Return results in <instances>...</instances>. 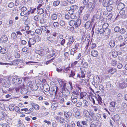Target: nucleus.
<instances>
[{
	"instance_id": "obj_1",
	"label": "nucleus",
	"mask_w": 127,
	"mask_h": 127,
	"mask_svg": "<svg viewBox=\"0 0 127 127\" xmlns=\"http://www.w3.org/2000/svg\"><path fill=\"white\" fill-rule=\"evenodd\" d=\"M100 77L98 75L94 77L92 84L95 88H97L101 83Z\"/></svg>"
},
{
	"instance_id": "obj_2",
	"label": "nucleus",
	"mask_w": 127,
	"mask_h": 127,
	"mask_svg": "<svg viewBox=\"0 0 127 127\" xmlns=\"http://www.w3.org/2000/svg\"><path fill=\"white\" fill-rule=\"evenodd\" d=\"M9 81H7L5 79L2 78L0 79V86H2L4 87L8 88L10 86Z\"/></svg>"
},
{
	"instance_id": "obj_3",
	"label": "nucleus",
	"mask_w": 127,
	"mask_h": 127,
	"mask_svg": "<svg viewBox=\"0 0 127 127\" xmlns=\"http://www.w3.org/2000/svg\"><path fill=\"white\" fill-rule=\"evenodd\" d=\"M13 83L15 85H18L22 82V80L20 78L17 77H15L12 80Z\"/></svg>"
},
{
	"instance_id": "obj_4",
	"label": "nucleus",
	"mask_w": 127,
	"mask_h": 127,
	"mask_svg": "<svg viewBox=\"0 0 127 127\" xmlns=\"http://www.w3.org/2000/svg\"><path fill=\"white\" fill-rule=\"evenodd\" d=\"M119 85L120 87L121 88H124L127 87V84L125 83V80L123 79H121L119 83Z\"/></svg>"
},
{
	"instance_id": "obj_5",
	"label": "nucleus",
	"mask_w": 127,
	"mask_h": 127,
	"mask_svg": "<svg viewBox=\"0 0 127 127\" xmlns=\"http://www.w3.org/2000/svg\"><path fill=\"white\" fill-rule=\"evenodd\" d=\"M79 46V43H76L74 46V47L71 50L70 54L74 55V53H76L77 52V50Z\"/></svg>"
},
{
	"instance_id": "obj_6",
	"label": "nucleus",
	"mask_w": 127,
	"mask_h": 127,
	"mask_svg": "<svg viewBox=\"0 0 127 127\" xmlns=\"http://www.w3.org/2000/svg\"><path fill=\"white\" fill-rule=\"evenodd\" d=\"M58 90V87L57 86H54L51 88L50 94L51 95L54 94L55 95Z\"/></svg>"
},
{
	"instance_id": "obj_7",
	"label": "nucleus",
	"mask_w": 127,
	"mask_h": 127,
	"mask_svg": "<svg viewBox=\"0 0 127 127\" xmlns=\"http://www.w3.org/2000/svg\"><path fill=\"white\" fill-rule=\"evenodd\" d=\"M74 40L72 36H70L68 38V41L67 42V46L70 47L72 44Z\"/></svg>"
},
{
	"instance_id": "obj_8",
	"label": "nucleus",
	"mask_w": 127,
	"mask_h": 127,
	"mask_svg": "<svg viewBox=\"0 0 127 127\" xmlns=\"http://www.w3.org/2000/svg\"><path fill=\"white\" fill-rule=\"evenodd\" d=\"M74 27L76 28H79L81 24V20L79 18H78L75 21Z\"/></svg>"
},
{
	"instance_id": "obj_9",
	"label": "nucleus",
	"mask_w": 127,
	"mask_h": 127,
	"mask_svg": "<svg viewBox=\"0 0 127 127\" xmlns=\"http://www.w3.org/2000/svg\"><path fill=\"white\" fill-rule=\"evenodd\" d=\"M101 9L99 8H98L96 10V13L95 15V17L96 19H98L100 17L101 14Z\"/></svg>"
},
{
	"instance_id": "obj_10",
	"label": "nucleus",
	"mask_w": 127,
	"mask_h": 127,
	"mask_svg": "<svg viewBox=\"0 0 127 127\" xmlns=\"http://www.w3.org/2000/svg\"><path fill=\"white\" fill-rule=\"evenodd\" d=\"M36 42V40L35 39L33 38H30L28 43L29 46L30 47L31 46V45H34Z\"/></svg>"
},
{
	"instance_id": "obj_11",
	"label": "nucleus",
	"mask_w": 127,
	"mask_h": 127,
	"mask_svg": "<svg viewBox=\"0 0 127 127\" xmlns=\"http://www.w3.org/2000/svg\"><path fill=\"white\" fill-rule=\"evenodd\" d=\"M72 84V83L70 82H69L67 84L66 83V87L65 88H66L68 90H71L73 88Z\"/></svg>"
},
{
	"instance_id": "obj_12",
	"label": "nucleus",
	"mask_w": 127,
	"mask_h": 127,
	"mask_svg": "<svg viewBox=\"0 0 127 127\" xmlns=\"http://www.w3.org/2000/svg\"><path fill=\"white\" fill-rule=\"evenodd\" d=\"M92 25V23L91 21H89L86 23L85 24V27L86 29H88L90 27H91Z\"/></svg>"
},
{
	"instance_id": "obj_13",
	"label": "nucleus",
	"mask_w": 127,
	"mask_h": 127,
	"mask_svg": "<svg viewBox=\"0 0 127 127\" xmlns=\"http://www.w3.org/2000/svg\"><path fill=\"white\" fill-rule=\"evenodd\" d=\"M125 6V4L122 3L120 2L118 5L117 8L119 10H121L124 8Z\"/></svg>"
},
{
	"instance_id": "obj_14",
	"label": "nucleus",
	"mask_w": 127,
	"mask_h": 127,
	"mask_svg": "<svg viewBox=\"0 0 127 127\" xmlns=\"http://www.w3.org/2000/svg\"><path fill=\"white\" fill-rule=\"evenodd\" d=\"M43 88L44 91L46 92H48L50 90L49 86L47 84H44L43 86Z\"/></svg>"
},
{
	"instance_id": "obj_15",
	"label": "nucleus",
	"mask_w": 127,
	"mask_h": 127,
	"mask_svg": "<svg viewBox=\"0 0 127 127\" xmlns=\"http://www.w3.org/2000/svg\"><path fill=\"white\" fill-rule=\"evenodd\" d=\"M8 39V38L6 35H3L1 36L0 38V40L3 43L6 42Z\"/></svg>"
},
{
	"instance_id": "obj_16",
	"label": "nucleus",
	"mask_w": 127,
	"mask_h": 127,
	"mask_svg": "<svg viewBox=\"0 0 127 127\" xmlns=\"http://www.w3.org/2000/svg\"><path fill=\"white\" fill-rule=\"evenodd\" d=\"M98 53L97 51L95 50H93L91 52V55L93 57H96L97 56Z\"/></svg>"
},
{
	"instance_id": "obj_17",
	"label": "nucleus",
	"mask_w": 127,
	"mask_h": 127,
	"mask_svg": "<svg viewBox=\"0 0 127 127\" xmlns=\"http://www.w3.org/2000/svg\"><path fill=\"white\" fill-rule=\"evenodd\" d=\"M64 116L67 118H69L70 117L72 116V113L70 112L69 111L67 112H64Z\"/></svg>"
},
{
	"instance_id": "obj_18",
	"label": "nucleus",
	"mask_w": 127,
	"mask_h": 127,
	"mask_svg": "<svg viewBox=\"0 0 127 127\" xmlns=\"http://www.w3.org/2000/svg\"><path fill=\"white\" fill-rule=\"evenodd\" d=\"M11 37L12 39L14 40H16L17 39L16 33L15 32L12 33L11 34Z\"/></svg>"
},
{
	"instance_id": "obj_19",
	"label": "nucleus",
	"mask_w": 127,
	"mask_h": 127,
	"mask_svg": "<svg viewBox=\"0 0 127 127\" xmlns=\"http://www.w3.org/2000/svg\"><path fill=\"white\" fill-rule=\"evenodd\" d=\"M58 107V104L56 103H53L51 106V109L52 110H55Z\"/></svg>"
},
{
	"instance_id": "obj_20",
	"label": "nucleus",
	"mask_w": 127,
	"mask_h": 127,
	"mask_svg": "<svg viewBox=\"0 0 127 127\" xmlns=\"http://www.w3.org/2000/svg\"><path fill=\"white\" fill-rule=\"evenodd\" d=\"M76 68H77L78 69H80L81 71V77L82 78H84L85 77V71H84L82 70V68H79L78 67H76Z\"/></svg>"
},
{
	"instance_id": "obj_21",
	"label": "nucleus",
	"mask_w": 127,
	"mask_h": 127,
	"mask_svg": "<svg viewBox=\"0 0 127 127\" xmlns=\"http://www.w3.org/2000/svg\"><path fill=\"white\" fill-rule=\"evenodd\" d=\"M73 69V70H71V73L69 76V77H73L74 76L75 74V72L76 71V70H75V69Z\"/></svg>"
},
{
	"instance_id": "obj_22",
	"label": "nucleus",
	"mask_w": 127,
	"mask_h": 127,
	"mask_svg": "<svg viewBox=\"0 0 127 127\" xmlns=\"http://www.w3.org/2000/svg\"><path fill=\"white\" fill-rule=\"evenodd\" d=\"M27 86L29 89L30 88L32 90L34 86L33 85L32 82H30L28 83Z\"/></svg>"
},
{
	"instance_id": "obj_23",
	"label": "nucleus",
	"mask_w": 127,
	"mask_h": 127,
	"mask_svg": "<svg viewBox=\"0 0 127 127\" xmlns=\"http://www.w3.org/2000/svg\"><path fill=\"white\" fill-rule=\"evenodd\" d=\"M59 84L60 85V87L63 86V87L65 88V87H66V83L62 81L61 80H60L59 81Z\"/></svg>"
},
{
	"instance_id": "obj_24",
	"label": "nucleus",
	"mask_w": 127,
	"mask_h": 127,
	"mask_svg": "<svg viewBox=\"0 0 127 127\" xmlns=\"http://www.w3.org/2000/svg\"><path fill=\"white\" fill-rule=\"evenodd\" d=\"M51 18L52 20H56L57 18V15L55 13L52 14L51 16Z\"/></svg>"
},
{
	"instance_id": "obj_25",
	"label": "nucleus",
	"mask_w": 127,
	"mask_h": 127,
	"mask_svg": "<svg viewBox=\"0 0 127 127\" xmlns=\"http://www.w3.org/2000/svg\"><path fill=\"white\" fill-rule=\"evenodd\" d=\"M21 92L22 94L25 95L27 93L28 91L27 89L23 88L21 89Z\"/></svg>"
},
{
	"instance_id": "obj_26",
	"label": "nucleus",
	"mask_w": 127,
	"mask_h": 127,
	"mask_svg": "<svg viewBox=\"0 0 127 127\" xmlns=\"http://www.w3.org/2000/svg\"><path fill=\"white\" fill-rule=\"evenodd\" d=\"M120 11V14L123 16V17H125L126 16V14H125V11L124 10H121Z\"/></svg>"
},
{
	"instance_id": "obj_27",
	"label": "nucleus",
	"mask_w": 127,
	"mask_h": 127,
	"mask_svg": "<svg viewBox=\"0 0 127 127\" xmlns=\"http://www.w3.org/2000/svg\"><path fill=\"white\" fill-rule=\"evenodd\" d=\"M109 44L110 46L112 47H114L115 45V43L114 40H111Z\"/></svg>"
},
{
	"instance_id": "obj_28",
	"label": "nucleus",
	"mask_w": 127,
	"mask_h": 127,
	"mask_svg": "<svg viewBox=\"0 0 127 127\" xmlns=\"http://www.w3.org/2000/svg\"><path fill=\"white\" fill-rule=\"evenodd\" d=\"M37 12L39 14H42L44 11V10L42 8H37Z\"/></svg>"
},
{
	"instance_id": "obj_29",
	"label": "nucleus",
	"mask_w": 127,
	"mask_h": 127,
	"mask_svg": "<svg viewBox=\"0 0 127 127\" xmlns=\"http://www.w3.org/2000/svg\"><path fill=\"white\" fill-rule=\"evenodd\" d=\"M47 39L49 41L51 42H53L54 38L52 35H50L47 37Z\"/></svg>"
},
{
	"instance_id": "obj_30",
	"label": "nucleus",
	"mask_w": 127,
	"mask_h": 127,
	"mask_svg": "<svg viewBox=\"0 0 127 127\" xmlns=\"http://www.w3.org/2000/svg\"><path fill=\"white\" fill-rule=\"evenodd\" d=\"M60 2V1L59 0L55 1L53 3V5L54 6H57L59 5Z\"/></svg>"
},
{
	"instance_id": "obj_31",
	"label": "nucleus",
	"mask_w": 127,
	"mask_h": 127,
	"mask_svg": "<svg viewBox=\"0 0 127 127\" xmlns=\"http://www.w3.org/2000/svg\"><path fill=\"white\" fill-rule=\"evenodd\" d=\"M110 33L109 29H105L104 31V34L106 35H107Z\"/></svg>"
},
{
	"instance_id": "obj_32",
	"label": "nucleus",
	"mask_w": 127,
	"mask_h": 127,
	"mask_svg": "<svg viewBox=\"0 0 127 127\" xmlns=\"http://www.w3.org/2000/svg\"><path fill=\"white\" fill-rule=\"evenodd\" d=\"M84 114L85 116L87 117L90 115V114L89 113L88 111L84 109L83 111Z\"/></svg>"
},
{
	"instance_id": "obj_33",
	"label": "nucleus",
	"mask_w": 127,
	"mask_h": 127,
	"mask_svg": "<svg viewBox=\"0 0 127 127\" xmlns=\"http://www.w3.org/2000/svg\"><path fill=\"white\" fill-rule=\"evenodd\" d=\"M90 15V13H87L85 14L84 16V19L85 20H87L89 17Z\"/></svg>"
},
{
	"instance_id": "obj_34",
	"label": "nucleus",
	"mask_w": 127,
	"mask_h": 127,
	"mask_svg": "<svg viewBox=\"0 0 127 127\" xmlns=\"http://www.w3.org/2000/svg\"><path fill=\"white\" fill-rule=\"evenodd\" d=\"M35 33L37 34L40 35L42 33V31L41 29H36L35 30Z\"/></svg>"
},
{
	"instance_id": "obj_35",
	"label": "nucleus",
	"mask_w": 127,
	"mask_h": 127,
	"mask_svg": "<svg viewBox=\"0 0 127 127\" xmlns=\"http://www.w3.org/2000/svg\"><path fill=\"white\" fill-rule=\"evenodd\" d=\"M107 10L108 11L110 12L112 10L113 7L112 5H107Z\"/></svg>"
},
{
	"instance_id": "obj_36",
	"label": "nucleus",
	"mask_w": 127,
	"mask_h": 127,
	"mask_svg": "<svg viewBox=\"0 0 127 127\" xmlns=\"http://www.w3.org/2000/svg\"><path fill=\"white\" fill-rule=\"evenodd\" d=\"M15 111L18 112L19 113H23L21 112L20 110V109L19 107L18 106H16L14 108V109Z\"/></svg>"
},
{
	"instance_id": "obj_37",
	"label": "nucleus",
	"mask_w": 127,
	"mask_h": 127,
	"mask_svg": "<svg viewBox=\"0 0 127 127\" xmlns=\"http://www.w3.org/2000/svg\"><path fill=\"white\" fill-rule=\"evenodd\" d=\"M96 100L99 104L100 105L101 104V103H102V99L100 96H99L98 98Z\"/></svg>"
},
{
	"instance_id": "obj_38",
	"label": "nucleus",
	"mask_w": 127,
	"mask_h": 127,
	"mask_svg": "<svg viewBox=\"0 0 127 127\" xmlns=\"http://www.w3.org/2000/svg\"><path fill=\"white\" fill-rule=\"evenodd\" d=\"M7 52V50L5 48H2L0 50V53L2 54H5Z\"/></svg>"
},
{
	"instance_id": "obj_39",
	"label": "nucleus",
	"mask_w": 127,
	"mask_h": 127,
	"mask_svg": "<svg viewBox=\"0 0 127 127\" xmlns=\"http://www.w3.org/2000/svg\"><path fill=\"white\" fill-rule=\"evenodd\" d=\"M18 12V10L17 7H14L12 9V12L13 13L16 14Z\"/></svg>"
},
{
	"instance_id": "obj_40",
	"label": "nucleus",
	"mask_w": 127,
	"mask_h": 127,
	"mask_svg": "<svg viewBox=\"0 0 127 127\" xmlns=\"http://www.w3.org/2000/svg\"><path fill=\"white\" fill-rule=\"evenodd\" d=\"M5 97L6 98H9L10 99H12L13 98L12 94H11L6 95L5 96Z\"/></svg>"
},
{
	"instance_id": "obj_41",
	"label": "nucleus",
	"mask_w": 127,
	"mask_h": 127,
	"mask_svg": "<svg viewBox=\"0 0 127 127\" xmlns=\"http://www.w3.org/2000/svg\"><path fill=\"white\" fill-rule=\"evenodd\" d=\"M80 115V112L79 110L77 111L75 114V116L77 118H78Z\"/></svg>"
},
{
	"instance_id": "obj_42",
	"label": "nucleus",
	"mask_w": 127,
	"mask_h": 127,
	"mask_svg": "<svg viewBox=\"0 0 127 127\" xmlns=\"http://www.w3.org/2000/svg\"><path fill=\"white\" fill-rule=\"evenodd\" d=\"M35 83L36 85H40V84L42 83V81L41 80L39 79H36L35 81Z\"/></svg>"
},
{
	"instance_id": "obj_43",
	"label": "nucleus",
	"mask_w": 127,
	"mask_h": 127,
	"mask_svg": "<svg viewBox=\"0 0 127 127\" xmlns=\"http://www.w3.org/2000/svg\"><path fill=\"white\" fill-rule=\"evenodd\" d=\"M116 70L115 69L112 68L108 70V72H110L111 74H113L116 71Z\"/></svg>"
},
{
	"instance_id": "obj_44",
	"label": "nucleus",
	"mask_w": 127,
	"mask_h": 127,
	"mask_svg": "<svg viewBox=\"0 0 127 127\" xmlns=\"http://www.w3.org/2000/svg\"><path fill=\"white\" fill-rule=\"evenodd\" d=\"M118 55V53L116 51H114L112 52V55L114 57H116Z\"/></svg>"
},
{
	"instance_id": "obj_45",
	"label": "nucleus",
	"mask_w": 127,
	"mask_h": 127,
	"mask_svg": "<svg viewBox=\"0 0 127 127\" xmlns=\"http://www.w3.org/2000/svg\"><path fill=\"white\" fill-rule=\"evenodd\" d=\"M40 16L39 15H36L34 16V19L36 21H38L40 19Z\"/></svg>"
},
{
	"instance_id": "obj_46",
	"label": "nucleus",
	"mask_w": 127,
	"mask_h": 127,
	"mask_svg": "<svg viewBox=\"0 0 127 127\" xmlns=\"http://www.w3.org/2000/svg\"><path fill=\"white\" fill-rule=\"evenodd\" d=\"M85 6H81L80 7L79 9V13L80 14L82 13V11L83 10L84 8H85Z\"/></svg>"
},
{
	"instance_id": "obj_47",
	"label": "nucleus",
	"mask_w": 127,
	"mask_h": 127,
	"mask_svg": "<svg viewBox=\"0 0 127 127\" xmlns=\"http://www.w3.org/2000/svg\"><path fill=\"white\" fill-rule=\"evenodd\" d=\"M78 7L76 5H72L71 6L70 8L74 11L77 9Z\"/></svg>"
},
{
	"instance_id": "obj_48",
	"label": "nucleus",
	"mask_w": 127,
	"mask_h": 127,
	"mask_svg": "<svg viewBox=\"0 0 127 127\" xmlns=\"http://www.w3.org/2000/svg\"><path fill=\"white\" fill-rule=\"evenodd\" d=\"M75 21L71 20L69 22V24L71 26H74V27Z\"/></svg>"
},
{
	"instance_id": "obj_49",
	"label": "nucleus",
	"mask_w": 127,
	"mask_h": 127,
	"mask_svg": "<svg viewBox=\"0 0 127 127\" xmlns=\"http://www.w3.org/2000/svg\"><path fill=\"white\" fill-rule=\"evenodd\" d=\"M92 6L93 3L91 2H89L87 4V7L88 8H91L92 7Z\"/></svg>"
},
{
	"instance_id": "obj_50",
	"label": "nucleus",
	"mask_w": 127,
	"mask_h": 127,
	"mask_svg": "<svg viewBox=\"0 0 127 127\" xmlns=\"http://www.w3.org/2000/svg\"><path fill=\"white\" fill-rule=\"evenodd\" d=\"M109 26V25L107 23H105L104 24L102 25V28L104 29H107V28Z\"/></svg>"
},
{
	"instance_id": "obj_51",
	"label": "nucleus",
	"mask_w": 127,
	"mask_h": 127,
	"mask_svg": "<svg viewBox=\"0 0 127 127\" xmlns=\"http://www.w3.org/2000/svg\"><path fill=\"white\" fill-rule=\"evenodd\" d=\"M89 97L90 101L93 102L94 104H95V103L94 98H93L91 95H89Z\"/></svg>"
},
{
	"instance_id": "obj_52",
	"label": "nucleus",
	"mask_w": 127,
	"mask_h": 127,
	"mask_svg": "<svg viewBox=\"0 0 127 127\" xmlns=\"http://www.w3.org/2000/svg\"><path fill=\"white\" fill-rule=\"evenodd\" d=\"M14 106L12 104H11L9 106V109L11 111H13L14 109Z\"/></svg>"
},
{
	"instance_id": "obj_53",
	"label": "nucleus",
	"mask_w": 127,
	"mask_h": 127,
	"mask_svg": "<svg viewBox=\"0 0 127 127\" xmlns=\"http://www.w3.org/2000/svg\"><path fill=\"white\" fill-rule=\"evenodd\" d=\"M86 93L85 92H82L80 94V98L82 99L84 96H86Z\"/></svg>"
},
{
	"instance_id": "obj_54",
	"label": "nucleus",
	"mask_w": 127,
	"mask_h": 127,
	"mask_svg": "<svg viewBox=\"0 0 127 127\" xmlns=\"http://www.w3.org/2000/svg\"><path fill=\"white\" fill-rule=\"evenodd\" d=\"M88 106L89 103L87 101L85 100L84 102L83 107L85 108H86Z\"/></svg>"
},
{
	"instance_id": "obj_55",
	"label": "nucleus",
	"mask_w": 127,
	"mask_h": 127,
	"mask_svg": "<svg viewBox=\"0 0 127 127\" xmlns=\"http://www.w3.org/2000/svg\"><path fill=\"white\" fill-rule=\"evenodd\" d=\"M59 24L60 26L62 27L64 26L65 24L64 22L62 20H61L60 21Z\"/></svg>"
},
{
	"instance_id": "obj_56",
	"label": "nucleus",
	"mask_w": 127,
	"mask_h": 127,
	"mask_svg": "<svg viewBox=\"0 0 127 127\" xmlns=\"http://www.w3.org/2000/svg\"><path fill=\"white\" fill-rule=\"evenodd\" d=\"M88 65L87 63L85 62L83 64V67L84 68H86L88 67Z\"/></svg>"
},
{
	"instance_id": "obj_57",
	"label": "nucleus",
	"mask_w": 127,
	"mask_h": 127,
	"mask_svg": "<svg viewBox=\"0 0 127 127\" xmlns=\"http://www.w3.org/2000/svg\"><path fill=\"white\" fill-rule=\"evenodd\" d=\"M99 89L101 91L103 92L104 91V88L103 86L102 85H100L99 87Z\"/></svg>"
},
{
	"instance_id": "obj_58",
	"label": "nucleus",
	"mask_w": 127,
	"mask_h": 127,
	"mask_svg": "<svg viewBox=\"0 0 127 127\" xmlns=\"http://www.w3.org/2000/svg\"><path fill=\"white\" fill-rule=\"evenodd\" d=\"M108 0H103L102 2V4L103 6L105 7L106 6Z\"/></svg>"
},
{
	"instance_id": "obj_59",
	"label": "nucleus",
	"mask_w": 127,
	"mask_h": 127,
	"mask_svg": "<svg viewBox=\"0 0 127 127\" xmlns=\"http://www.w3.org/2000/svg\"><path fill=\"white\" fill-rule=\"evenodd\" d=\"M18 61L14 60L12 62V64L13 65H16L18 64Z\"/></svg>"
},
{
	"instance_id": "obj_60",
	"label": "nucleus",
	"mask_w": 127,
	"mask_h": 127,
	"mask_svg": "<svg viewBox=\"0 0 127 127\" xmlns=\"http://www.w3.org/2000/svg\"><path fill=\"white\" fill-rule=\"evenodd\" d=\"M114 3L113 0H109L107 3V4L109 5H111L113 4Z\"/></svg>"
},
{
	"instance_id": "obj_61",
	"label": "nucleus",
	"mask_w": 127,
	"mask_h": 127,
	"mask_svg": "<svg viewBox=\"0 0 127 127\" xmlns=\"http://www.w3.org/2000/svg\"><path fill=\"white\" fill-rule=\"evenodd\" d=\"M78 62L77 61H75L72 63L71 64V66L72 67L74 68V67L77 64Z\"/></svg>"
},
{
	"instance_id": "obj_62",
	"label": "nucleus",
	"mask_w": 127,
	"mask_h": 127,
	"mask_svg": "<svg viewBox=\"0 0 127 127\" xmlns=\"http://www.w3.org/2000/svg\"><path fill=\"white\" fill-rule=\"evenodd\" d=\"M120 28L118 27H116L114 29V31L117 32H119V31H120Z\"/></svg>"
},
{
	"instance_id": "obj_63",
	"label": "nucleus",
	"mask_w": 127,
	"mask_h": 127,
	"mask_svg": "<svg viewBox=\"0 0 127 127\" xmlns=\"http://www.w3.org/2000/svg\"><path fill=\"white\" fill-rule=\"evenodd\" d=\"M53 25L55 27H58L59 26V23L58 22H55L53 23Z\"/></svg>"
},
{
	"instance_id": "obj_64",
	"label": "nucleus",
	"mask_w": 127,
	"mask_h": 127,
	"mask_svg": "<svg viewBox=\"0 0 127 127\" xmlns=\"http://www.w3.org/2000/svg\"><path fill=\"white\" fill-rule=\"evenodd\" d=\"M1 125L2 127H10L9 125L6 123H3Z\"/></svg>"
}]
</instances>
